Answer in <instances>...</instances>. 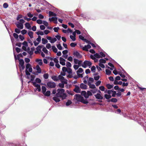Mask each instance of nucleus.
<instances>
[{
	"instance_id": "58",
	"label": "nucleus",
	"mask_w": 146,
	"mask_h": 146,
	"mask_svg": "<svg viewBox=\"0 0 146 146\" xmlns=\"http://www.w3.org/2000/svg\"><path fill=\"white\" fill-rule=\"evenodd\" d=\"M99 62L102 64H105L106 63V61L104 59L101 58L99 60Z\"/></svg>"
},
{
	"instance_id": "33",
	"label": "nucleus",
	"mask_w": 146,
	"mask_h": 146,
	"mask_svg": "<svg viewBox=\"0 0 146 146\" xmlns=\"http://www.w3.org/2000/svg\"><path fill=\"white\" fill-rule=\"evenodd\" d=\"M36 33L38 36H39V35H44V33L40 30L37 31V32H36Z\"/></svg>"
},
{
	"instance_id": "12",
	"label": "nucleus",
	"mask_w": 146,
	"mask_h": 146,
	"mask_svg": "<svg viewBox=\"0 0 146 146\" xmlns=\"http://www.w3.org/2000/svg\"><path fill=\"white\" fill-rule=\"evenodd\" d=\"M60 60V63L63 66L65 65V61H66L65 59L61 57H60L59 58Z\"/></svg>"
},
{
	"instance_id": "20",
	"label": "nucleus",
	"mask_w": 146,
	"mask_h": 146,
	"mask_svg": "<svg viewBox=\"0 0 146 146\" xmlns=\"http://www.w3.org/2000/svg\"><path fill=\"white\" fill-rule=\"evenodd\" d=\"M121 79V77L119 76H117L115 78V80L113 82H122V81H118V80H120Z\"/></svg>"
},
{
	"instance_id": "11",
	"label": "nucleus",
	"mask_w": 146,
	"mask_h": 146,
	"mask_svg": "<svg viewBox=\"0 0 146 146\" xmlns=\"http://www.w3.org/2000/svg\"><path fill=\"white\" fill-rule=\"evenodd\" d=\"M47 87L50 88H54L56 86L55 83H47Z\"/></svg>"
},
{
	"instance_id": "27",
	"label": "nucleus",
	"mask_w": 146,
	"mask_h": 146,
	"mask_svg": "<svg viewBox=\"0 0 146 146\" xmlns=\"http://www.w3.org/2000/svg\"><path fill=\"white\" fill-rule=\"evenodd\" d=\"M33 33L32 31H29L28 32V35L31 38H33Z\"/></svg>"
},
{
	"instance_id": "35",
	"label": "nucleus",
	"mask_w": 146,
	"mask_h": 146,
	"mask_svg": "<svg viewBox=\"0 0 146 146\" xmlns=\"http://www.w3.org/2000/svg\"><path fill=\"white\" fill-rule=\"evenodd\" d=\"M32 67L31 65L29 63H27L26 64V69L25 70H28V69Z\"/></svg>"
},
{
	"instance_id": "13",
	"label": "nucleus",
	"mask_w": 146,
	"mask_h": 146,
	"mask_svg": "<svg viewBox=\"0 0 146 146\" xmlns=\"http://www.w3.org/2000/svg\"><path fill=\"white\" fill-rule=\"evenodd\" d=\"M37 83H32L33 85L36 87V89H38V92H40L41 91L40 86V85L37 84Z\"/></svg>"
},
{
	"instance_id": "32",
	"label": "nucleus",
	"mask_w": 146,
	"mask_h": 146,
	"mask_svg": "<svg viewBox=\"0 0 146 146\" xmlns=\"http://www.w3.org/2000/svg\"><path fill=\"white\" fill-rule=\"evenodd\" d=\"M49 15H53L54 16V17H56L57 15V14L56 13H54V12L50 11L48 12Z\"/></svg>"
},
{
	"instance_id": "52",
	"label": "nucleus",
	"mask_w": 146,
	"mask_h": 146,
	"mask_svg": "<svg viewBox=\"0 0 146 146\" xmlns=\"http://www.w3.org/2000/svg\"><path fill=\"white\" fill-rule=\"evenodd\" d=\"M86 14H84L83 13H82L80 14V16L84 18L85 19H87L88 18V16H87Z\"/></svg>"
},
{
	"instance_id": "40",
	"label": "nucleus",
	"mask_w": 146,
	"mask_h": 146,
	"mask_svg": "<svg viewBox=\"0 0 146 146\" xmlns=\"http://www.w3.org/2000/svg\"><path fill=\"white\" fill-rule=\"evenodd\" d=\"M52 49L53 52H54L55 53L57 52L58 51L57 49L56 48V46H52Z\"/></svg>"
},
{
	"instance_id": "25",
	"label": "nucleus",
	"mask_w": 146,
	"mask_h": 146,
	"mask_svg": "<svg viewBox=\"0 0 146 146\" xmlns=\"http://www.w3.org/2000/svg\"><path fill=\"white\" fill-rule=\"evenodd\" d=\"M74 91L76 93H80V89L78 86H76L75 88L74 89Z\"/></svg>"
},
{
	"instance_id": "55",
	"label": "nucleus",
	"mask_w": 146,
	"mask_h": 146,
	"mask_svg": "<svg viewBox=\"0 0 146 146\" xmlns=\"http://www.w3.org/2000/svg\"><path fill=\"white\" fill-rule=\"evenodd\" d=\"M70 38H71L73 41H74L76 40V36H73L72 35L70 36Z\"/></svg>"
},
{
	"instance_id": "59",
	"label": "nucleus",
	"mask_w": 146,
	"mask_h": 146,
	"mask_svg": "<svg viewBox=\"0 0 146 146\" xmlns=\"http://www.w3.org/2000/svg\"><path fill=\"white\" fill-rule=\"evenodd\" d=\"M77 45V43L76 42H72L70 44V46L71 47H74L76 46Z\"/></svg>"
},
{
	"instance_id": "2",
	"label": "nucleus",
	"mask_w": 146,
	"mask_h": 146,
	"mask_svg": "<svg viewBox=\"0 0 146 146\" xmlns=\"http://www.w3.org/2000/svg\"><path fill=\"white\" fill-rule=\"evenodd\" d=\"M42 4L43 5L45 6L46 5L48 6V8L51 10L54 11L58 13H61L60 11H59L57 9L53 6L51 5L48 2L45 0H42Z\"/></svg>"
},
{
	"instance_id": "18",
	"label": "nucleus",
	"mask_w": 146,
	"mask_h": 146,
	"mask_svg": "<svg viewBox=\"0 0 146 146\" xmlns=\"http://www.w3.org/2000/svg\"><path fill=\"white\" fill-rule=\"evenodd\" d=\"M95 96L96 99L99 100H102L103 99V97L99 93H97L95 95Z\"/></svg>"
},
{
	"instance_id": "50",
	"label": "nucleus",
	"mask_w": 146,
	"mask_h": 146,
	"mask_svg": "<svg viewBox=\"0 0 146 146\" xmlns=\"http://www.w3.org/2000/svg\"><path fill=\"white\" fill-rule=\"evenodd\" d=\"M106 74L107 75H110L111 73V72L108 69H106Z\"/></svg>"
},
{
	"instance_id": "29",
	"label": "nucleus",
	"mask_w": 146,
	"mask_h": 146,
	"mask_svg": "<svg viewBox=\"0 0 146 146\" xmlns=\"http://www.w3.org/2000/svg\"><path fill=\"white\" fill-rule=\"evenodd\" d=\"M19 60V66L24 65L25 62L23 59H21Z\"/></svg>"
},
{
	"instance_id": "37",
	"label": "nucleus",
	"mask_w": 146,
	"mask_h": 146,
	"mask_svg": "<svg viewBox=\"0 0 146 146\" xmlns=\"http://www.w3.org/2000/svg\"><path fill=\"white\" fill-rule=\"evenodd\" d=\"M52 18H53V22L55 23V24H57L58 23V21H57V20H58V17H53Z\"/></svg>"
},
{
	"instance_id": "51",
	"label": "nucleus",
	"mask_w": 146,
	"mask_h": 146,
	"mask_svg": "<svg viewBox=\"0 0 146 146\" xmlns=\"http://www.w3.org/2000/svg\"><path fill=\"white\" fill-rule=\"evenodd\" d=\"M79 38L84 41L86 39V38H84V36H83L82 35H80L79 36Z\"/></svg>"
},
{
	"instance_id": "36",
	"label": "nucleus",
	"mask_w": 146,
	"mask_h": 146,
	"mask_svg": "<svg viewBox=\"0 0 146 146\" xmlns=\"http://www.w3.org/2000/svg\"><path fill=\"white\" fill-rule=\"evenodd\" d=\"M42 43L43 44H45L48 42V41L46 39L42 38Z\"/></svg>"
},
{
	"instance_id": "6",
	"label": "nucleus",
	"mask_w": 146,
	"mask_h": 146,
	"mask_svg": "<svg viewBox=\"0 0 146 146\" xmlns=\"http://www.w3.org/2000/svg\"><path fill=\"white\" fill-rule=\"evenodd\" d=\"M124 73L125 74V78L128 79V82H137L135 81L134 79L132 78L125 71Z\"/></svg>"
},
{
	"instance_id": "9",
	"label": "nucleus",
	"mask_w": 146,
	"mask_h": 146,
	"mask_svg": "<svg viewBox=\"0 0 146 146\" xmlns=\"http://www.w3.org/2000/svg\"><path fill=\"white\" fill-rule=\"evenodd\" d=\"M15 24L17 28L19 29H22L24 28L23 24L19 23V21L16 22Z\"/></svg>"
},
{
	"instance_id": "7",
	"label": "nucleus",
	"mask_w": 146,
	"mask_h": 146,
	"mask_svg": "<svg viewBox=\"0 0 146 146\" xmlns=\"http://www.w3.org/2000/svg\"><path fill=\"white\" fill-rule=\"evenodd\" d=\"M73 55L78 58H80L82 57V55L77 51H74L73 52Z\"/></svg>"
},
{
	"instance_id": "56",
	"label": "nucleus",
	"mask_w": 146,
	"mask_h": 146,
	"mask_svg": "<svg viewBox=\"0 0 146 146\" xmlns=\"http://www.w3.org/2000/svg\"><path fill=\"white\" fill-rule=\"evenodd\" d=\"M106 86L108 89H110L113 87V85H111L109 84H107L106 85Z\"/></svg>"
},
{
	"instance_id": "60",
	"label": "nucleus",
	"mask_w": 146,
	"mask_h": 146,
	"mask_svg": "<svg viewBox=\"0 0 146 146\" xmlns=\"http://www.w3.org/2000/svg\"><path fill=\"white\" fill-rule=\"evenodd\" d=\"M88 82H94V79L92 78H89L88 80Z\"/></svg>"
},
{
	"instance_id": "24",
	"label": "nucleus",
	"mask_w": 146,
	"mask_h": 146,
	"mask_svg": "<svg viewBox=\"0 0 146 146\" xmlns=\"http://www.w3.org/2000/svg\"><path fill=\"white\" fill-rule=\"evenodd\" d=\"M98 54L97 53H96L93 55L91 54L90 55V58L93 60L94 59V58H97V56H98Z\"/></svg>"
},
{
	"instance_id": "19",
	"label": "nucleus",
	"mask_w": 146,
	"mask_h": 146,
	"mask_svg": "<svg viewBox=\"0 0 146 146\" xmlns=\"http://www.w3.org/2000/svg\"><path fill=\"white\" fill-rule=\"evenodd\" d=\"M36 62H37L40 66H41L43 64L42 60L40 59H36L35 60Z\"/></svg>"
},
{
	"instance_id": "34",
	"label": "nucleus",
	"mask_w": 146,
	"mask_h": 146,
	"mask_svg": "<svg viewBox=\"0 0 146 146\" xmlns=\"http://www.w3.org/2000/svg\"><path fill=\"white\" fill-rule=\"evenodd\" d=\"M81 94L82 95L84 96V97L86 98H88V96H87V93L85 91H83L82 92Z\"/></svg>"
},
{
	"instance_id": "42",
	"label": "nucleus",
	"mask_w": 146,
	"mask_h": 146,
	"mask_svg": "<svg viewBox=\"0 0 146 146\" xmlns=\"http://www.w3.org/2000/svg\"><path fill=\"white\" fill-rule=\"evenodd\" d=\"M42 51L45 54H48V51L47 50L46 47H45L44 46V47H43L42 48Z\"/></svg>"
},
{
	"instance_id": "17",
	"label": "nucleus",
	"mask_w": 146,
	"mask_h": 146,
	"mask_svg": "<svg viewBox=\"0 0 146 146\" xmlns=\"http://www.w3.org/2000/svg\"><path fill=\"white\" fill-rule=\"evenodd\" d=\"M22 44L23 45L22 48L23 49L24 48H26L28 46V42L26 41H25L24 42L22 43Z\"/></svg>"
},
{
	"instance_id": "31",
	"label": "nucleus",
	"mask_w": 146,
	"mask_h": 146,
	"mask_svg": "<svg viewBox=\"0 0 146 146\" xmlns=\"http://www.w3.org/2000/svg\"><path fill=\"white\" fill-rule=\"evenodd\" d=\"M91 83H88V85L89 86L90 88L94 89L96 88L95 85L94 84H91Z\"/></svg>"
},
{
	"instance_id": "23",
	"label": "nucleus",
	"mask_w": 146,
	"mask_h": 146,
	"mask_svg": "<svg viewBox=\"0 0 146 146\" xmlns=\"http://www.w3.org/2000/svg\"><path fill=\"white\" fill-rule=\"evenodd\" d=\"M115 85L117 84H119V85H122V86L123 87H124L125 86H127L128 85V83H123L122 84V83H113Z\"/></svg>"
},
{
	"instance_id": "30",
	"label": "nucleus",
	"mask_w": 146,
	"mask_h": 146,
	"mask_svg": "<svg viewBox=\"0 0 146 146\" xmlns=\"http://www.w3.org/2000/svg\"><path fill=\"white\" fill-rule=\"evenodd\" d=\"M35 48L34 47H33L31 48V50L30 51V55H32L33 54L35 50Z\"/></svg>"
},
{
	"instance_id": "4",
	"label": "nucleus",
	"mask_w": 146,
	"mask_h": 146,
	"mask_svg": "<svg viewBox=\"0 0 146 146\" xmlns=\"http://www.w3.org/2000/svg\"><path fill=\"white\" fill-rule=\"evenodd\" d=\"M92 65V63L90 61L85 60L83 63L82 66L84 68H86L88 66L90 68Z\"/></svg>"
},
{
	"instance_id": "46",
	"label": "nucleus",
	"mask_w": 146,
	"mask_h": 146,
	"mask_svg": "<svg viewBox=\"0 0 146 146\" xmlns=\"http://www.w3.org/2000/svg\"><path fill=\"white\" fill-rule=\"evenodd\" d=\"M67 83H60L58 85H59V86L60 88H63L64 87V84H67Z\"/></svg>"
},
{
	"instance_id": "10",
	"label": "nucleus",
	"mask_w": 146,
	"mask_h": 146,
	"mask_svg": "<svg viewBox=\"0 0 146 146\" xmlns=\"http://www.w3.org/2000/svg\"><path fill=\"white\" fill-rule=\"evenodd\" d=\"M102 52H100L99 53H97L98 54V56H97V58H101L105 57L106 56L105 53Z\"/></svg>"
},
{
	"instance_id": "21",
	"label": "nucleus",
	"mask_w": 146,
	"mask_h": 146,
	"mask_svg": "<svg viewBox=\"0 0 146 146\" xmlns=\"http://www.w3.org/2000/svg\"><path fill=\"white\" fill-rule=\"evenodd\" d=\"M87 86L83 83H82L80 85V87L82 89H87Z\"/></svg>"
},
{
	"instance_id": "48",
	"label": "nucleus",
	"mask_w": 146,
	"mask_h": 146,
	"mask_svg": "<svg viewBox=\"0 0 146 146\" xmlns=\"http://www.w3.org/2000/svg\"><path fill=\"white\" fill-rule=\"evenodd\" d=\"M66 66L68 68H70L72 66L71 63L70 62L67 61L66 62Z\"/></svg>"
},
{
	"instance_id": "62",
	"label": "nucleus",
	"mask_w": 146,
	"mask_h": 146,
	"mask_svg": "<svg viewBox=\"0 0 146 146\" xmlns=\"http://www.w3.org/2000/svg\"><path fill=\"white\" fill-rule=\"evenodd\" d=\"M66 77L68 79L73 78V75L72 73L68 74L66 75Z\"/></svg>"
},
{
	"instance_id": "28",
	"label": "nucleus",
	"mask_w": 146,
	"mask_h": 146,
	"mask_svg": "<svg viewBox=\"0 0 146 146\" xmlns=\"http://www.w3.org/2000/svg\"><path fill=\"white\" fill-rule=\"evenodd\" d=\"M36 69L37 71V73L40 74L41 72V69L40 67L38 65L36 66Z\"/></svg>"
},
{
	"instance_id": "45",
	"label": "nucleus",
	"mask_w": 146,
	"mask_h": 146,
	"mask_svg": "<svg viewBox=\"0 0 146 146\" xmlns=\"http://www.w3.org/2000/svg\"><path fill=\"white\" fill-rule=\"evenodd\" d=\"M41 80L40 79L38 78H36V79L35 80V81L34 82H31V81H28V82H41Z\"/></svg>"
},
{
	"instance_id": "53",
	"label": "nucleus",
	"mask_w": 146,
	"mask_h": 146,
	"mask_svg": "<svg viewBox=\"0 0 146 146\" xmlns=\"http://www.w3.org/2000/svg\"><path fill=\"white\" fill-rule=\"evenodd\" d=\"M43 94L46 96H49L50 95V91L48 90Z\"/></svg>"
},
{
	"instance_id": "39",
	"label": "nucleus",
	"mask_w": 146,
	"mask_h": 146,
	"mask_svg": "<svg viewBox=\"0 0 146 146\" xmlns=\"http://www.w3.org/2000/svg\"><path fill=\"white\" fill-rule=\"evenodd\" d=\"M57 41V39L55 38H52V39H51V40H50V42L52 44H53L55 42H56Z\"/></svg>"
},
{
	"instance_id": "47",
	"label": "nucleus",
	"mask_w": 146,
	"mask_h": 146,
	"mask_svg": "<svg viewBox=\"0 0 146 146\" xmlns=\"http://www.w3.org/2000/svg\"><path fill=\"white\" fill-rule=\"evenodd\" d=\"M91 71L93 73H95L96 70V68L95 66H93L91 68Z\"/></svg>"
},
{
	"instance_id": "61",
	"label": "nucleus",
	"mask_w": 146,
	"mask_h": 146,
	"mask_svg": "<svg viewBox=\"0 0 146 146\" xmlns=\"http://www.w3.org/2000/svg\"><path fill=\"white\" fill-rule=\"evenodd\" d=\"M100 78V76L99 75L97 76H94V80H95L96 81H97L99 80Z\"/></svg>"
},
{
	"instance_id": "54",
	"label": "nucleus",
	"mask_w": 146,
	"mask_h": 146,
	"mask_svg": "<svg viewBox=\"0 0 146 146\" xmlns=\"http://www.w3.org/2000/svg\"><path fill=\"white\" fill-rule=\"evenodd\" d=\"M68 74L72 73V71L71 68H68L67 71L66 72Z\"/></svg>"
},
{
	"instance_id": "16",
	"label": "nucleus",
	"mask_w": 146,
	"mask_h": 146,
	"mask_svg": "<svg viewBox=\"0 0 146 146\" xmlns=\"http://www.w3.org/2000/svg\"><path fill=\"white\" fill-rule=\"evenodd\" d=\"M57 43H58V44H56V46L60 50H63V48L61 46L60 42L58 41Z\"/></svg>"
},
{
	"instance_id": "44",
	"label": "nucleus",
	"mask_w": 146,
	"mask_h": 146,
	"mask_svg": "<svg viewBox=\"0 0 146 146\" xmlns=\"http://www.w3.org/2000/svg\"><path fill=\"white\" fill-rule=\"evenodd\" d=\"M74 63L75 64H77L78 63V62H81V60H79L76 58H74Z\"/></svg>"
},
{
	"instance_id": "63",
	"label": "nucleus",
	"mask_w": 146,
	"mask_h": 146,
	"mask_svg": "<svg viewBox=\"0 0 146 146\" xmlns=\"http://www.w3.org/2000/svg\"><path fill=\"white\" fill-rule=\"evenodd\" d=\"M19 38L20 40L21 41H23L25 39V37L24 36L20 35H19Z\"/></svg>"
},
{
	"instance_id": "26",
	"label": "nucleus",
	"mask_w": 146,
	"mask_h": 146,
	"mask_svg": "<svg viewBox=\"0 0 146 146\" xmlns=\"http://www.w3.org/2000/svg\"><path fill=\"white\" fill-rule=\"evenodd\" d=\"M52 79L54 81L57 82L58 81V76H56L53 75L51 77Z\"/></svg>"
},
{
	"instance_id": "3",
	"label": "nucleus",
	"mask_w": 146,
	"mask_h": 146,
	"mask_svg": "<svg viewBox=\"0 0 146 146\" xmlns=\"http://www.w3.org/2000/svg\"><path fill=\"white\" fill-rule=\"evenodd\" d=\"M74 96L75 97V99L78 102H81L85 104H87L88 103L86 100H85L83 97L80 94H76Z\"/></svg>"
},
{
	"instance_id": "8",
	"label": "nucleus",
	"mask_w": 146,
	"mask_h": 146,
	"mask_svg": "<svg viewBox=\"0 0 146 146\" xmlns=\"http://www.w3.org/2000/svg\"><path fill=\"white\" fill-rule=\"evenodd\" d=\"M58 81L60 80V82H67L68 80L60 75H59L58 76Z\"/></svg>"
},
{
	"instance_id": "57",
	"label": "nucleus",
	"mask_w": 146,
	"mask_h": 146,
	"mask_svg": "<svg viewBox=\"0 0 146 146\" xmlns=\"http://www.w3.org/2000/svg\"><path fill=\"white\" fill-rule=\"evenodd\" d=\"M104 97L106 99H109L111 97V96L110 95L105 94L104 95Z\"/></svg>"
},
{
	"instance_id": "14",
	"label": "nucleus",
	"mask_w": 146,
	"mask_h": 146,
	"mask_svg": "<svg viewBox=\"0 0 146 146\" xmlns=\"http://www.w3.org/2000/svg\"><path fill=\"white\" fill-rule=\"evenodd\" d=\"M26 28L29 30L31 29V25L29 22H26L25 24Z\"/></svg>"
},
{
	"instance_id": "38",
	"label": "nucleus",
	"mask_w": 146,
	"mask_h": 146,
	"mask_svg": "<svg viewBox=\"0 0 146 146\" xmlns=\"http://www.w3.org/2000/svg\"><path fill=\"white\" fill-rule=\"evenodd\" d=\"M24 50L27 52L29 54H30V48L29 46H28L27 48L23 49Z\"/></svg>"
},
{
	"instance_id": "15",
	"label": "nucleus",
	"mask_w": 146,
	"mask_h": 146,
	"mask_svg": "<svg viewBox=\"0 0 146 146\" xmlns=\"http://www.w3.org/2000/svg\"><path fill=\"white\" fill-rule=\"evenodd\" d=\"M14 58L15 60H16L17 59L18 60L20 59V57H23V56L22 53H20L18 54L17 55V57L15 55L14 53Z\"/></svg>"
},
{
	"instance_id": "49",
	"label": "nucleus",
	"mask_w": 146,
	"mask_h": 146,
	"mask_svg": "<svg viewBox=\"0 0 146 146\" xmlns=\"http://www.w3.org/2000/svg\"><path fill=\"white\" fill-rule=\"evenodd\" d=\"M49 77V75L48 73H44L43 75V78L46 79H47Z\"/></svg>"
},
{
	"instance_id": "41",
	"label": "nucleus",
	"mask_w": 146,
	"mask_h": 146,
	"mask_svg": "<svg viewBox=\"0 0 146 146\" xmlns=\"http://www.w3.org/2000/svg\"><path fill=\"white\" fill-rule=\"evenodd\" d=\"M84 71L83 69L81 68H80L76 71V73H82Z\"/></svg>"
},
{
	"instance_id": "5",
	"label": "nucleus",
	"mask_w": 146,
	"mask_h": 146,
	"mask_svg": "<svg viewBox=\"0 0 146 146\" xmlns=\"http://www.w3.org/2000/svg\"><path fill=\"white\" fill-rule=\"evenodd\" d=\"M80 47L83 50L86 51H88V49H90L91 48V46L89 44H88L87 45H85L84 46H83L81 44H80Z\"/></svg>"
},
{
	"instance_id": "22",
	"label": "nucleus",
	"mask_w": 146,
	"mask_h": 146,
	"mask_svg": "<svg viewBox=\"0 0 146 146\" xmlns=\"http://www.w3.org/2000/svg\"><path fill=\"white\" fill-rule=\"evenodd\" d=\"M43 47H44V45H39L36 48V49L40 52H41V49Z\"/></svg>"
},
{
	"instance_id": "43",
	"label": "nucleus",
	"mask_w": 146,
	"mask_h": 146,
	"mask_svg": "<svg viewBox=\"0 0 146 146\" xmlns=\"http://www.w3.org/2000/svg\"><path fill=\"white\" fill-rule=\"evenodd\" d=\"M23 17H24L22 15L19 14L16 18V20L19 21L20 19L23 18Z\"/></svg>"
},
{
	"instance_id": "64",
	"label": "nucleus",
	"mask_w": 146,
	"mask_h": 146,
	"mask_svg": "<svg viewBox=\"0 0 146 146\" xmlns=\"http://www.w3.org/2000/svg\"><path fill=\"white\" fill-rule=\"evenodd\" d=\"M15 50L16 52L18 53H19L22 51L21 48L18 47H16L15 48Z\"/></svg>"
},
{
	"instance_id": "1",
	"label": "nucleus",
	"mask_w": 146,
	"mask_h": 146,
	"mask_svg": "<svg viewBox=\"0 0 146 146\" xmlns=\"http://www.w3.org/2000/svg\"><path fill=\"white\" fill-rule=\"evenodd\" d=\"M57 92V93L56 94L55 96L53 98V99L56 103L60 101L59 97L61 98L62 100H64L67 97L66 94L64 93L65 90L64 89H58Z\"/></svg>"
}]
</instances>
